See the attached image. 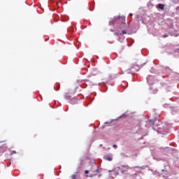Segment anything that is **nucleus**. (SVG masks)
<instances>
[{
  "label": "nucleus",
  "instance_id": "obj_21",
  "mask_svg": "<svg viewBox=\"0 0 179 179\" xmlns=\"http://www.w3.org/2000/svg\"><path fill=\"white\" fill-rule=\"evenodd\" d=\"M153 173V174H156V172H152Z\"/></svg>",
  "mask_w": 179,
  "mask_h": 179
},
{
  "label": "nucleus",
  "instance_id": "obj_8",
  "mask_svg": "<svg viewBox=\"0 0 179 179\" xmlns=\"http://www.w3.org/2000/svg\"><path fill=\"white\" fill-rule=\"evenodd\" d=\"M157 132H158L159 134H164V131H162V130H160V129H159L157 130Z\"/></svg>",
  "mask_w": 179,
  "mask_h": 179
},
{
  "label": "nucleus",
  "instance_id": "obj_11",
  "mask_svg": "<svg viewBox=\"0 0 179 179\" xmlns=\"http://www.w3.org/2000/svg\"><path fill=\"white\" fill-rule=\"evenodd\" d=\"M122 34H127V31H122Z\"/></svg>",
  "mask_w": 179,
  "mask_h": 179
},
{
  "label": "nucleus",
  "instance_id": "obj_6",
  "mask_svg": "<svg viewBox=\"0 0 179 179\" xmlns=\"http://www.w3.org/2000/svg\"><path fill=\"white\" fill-rule=\"evenodd\" d=\"M152 79H153V77L152 76H148L147 77V83L148 85H153V83H152Z\"/></svg>",
  "mask_w": 179,
  "mask_h": 179
},
{
  "label": "nucleus",
  "instance_id": "obj_16",
  "mask_svg": "<svg viewBox=\"0 0 179 179\" xmlns=\"http://www.w3.org/2000/svg\"><path fill=\"white\" fill-rule=\"evenodd\" d=\"M124 170H122V171H121V173H122V174H124Z\"/></svg>",
  "mask_w": 179,
  "mask_h": 179
},
{
  "label": "nucleus",
  "instance_id": "obj_1",
  "mask_svg": "<svg viewBox=\"0 0 179 179\" xmlns=\"http://www.w3.org/2000/svg\"><path fill=\"white\" fill-rule=\"evenodd\" d=\"M125 24V17H114L113 20L109 22L110 26H113V24Z\"/></svg>",
  "mask_w": 179,
  "mask_h": 179
},
{
  "label": "nucleus",
  "instance_id": "obj_14",
  "mask_svg": "<svg viewBox=\"0 0 179 179\" xmlns=\"http://www.w3.org/2000/svg\"><path fill=\"white\" fill-rule=\"evenodd\" d=\"M95 173H99V169H96L95 170Z\"/></svg>",
  "mask_w": 179,
  "mask_h": 179
},
{
  "label": "nucleus",
  "instance_id": "obj_10",
  "mask_svg": "<svg viewBox=\"0 0 179 179\" xmlns=\"http://www.w3.org/2000/svg\"><path fill=\"white\" fill-rule=\"evenodd\" d=\"M85 174H89V171L85 170Z\"/></svg>",
  "mask_w": 179,
  "mask_h": 179
},
{
  "label": "nucleus",
  "instance_id": "obj_13",
  "mask_svg": "<svg viewBox=\"0 0 179 179\" xmlns=\"http://www.w3.org/2000/svg\"><path fill=\"white\" fill-rule=\"evenodd\" d=\"M13 153H16V151H13L10 152V155H13Z\"/></svg>",
  "mask_w": 179,
  "mask_h": 179
},
{
  "label": "nucleus",
  "instance_id": "obj_9",
  "mask_svg": "<svg viewBox=\"0 0 179 179\" xmlns=\"http://www.w3.org/2000/svg\"><path fill=\"white\" fill-rule=\"evenodd\" d=\"M113 148H114V149H117V148H118V146L117 145L114 144L113 145Z\"/></svg>",
  "mask_w": 179,
  "mask_h": 179
},
{
  "label": "nucleus",
  "instance_id": "obj_12",
  "mask_svg": "<svg viewBox=\"0 0 179 179\" xmlns=\"http://www.w3.org/2000/svg\"><path fill=\"white\" fill-rule=\"evenodd\" d=\"M164 38H166V37H169V36L167 34H165L163 36Z\"/></svg>",
  "mask_w": 179,
  "mask_h": 179
},
{
  "label": "nucleus",
  "instance_id": "obj_24",
  "mask_svg": "<svg viewBox=\"0 0 179 179\" xmlns=\"http://www.w3.org/2000/svg\"><path fill=\"white\" fill-rule=\"evenodd\" d=\"M110 31H113V29H110Z\"/></svg>",
  "mask_w": 179,
  "mask_h": 179
},
{
  "label": "nucleus",
  "instance_id": "obj_4",
  "mask_svg": "<svg viewBox=\"0 0 179 179\" xmlns=\"http://www.w3.org/2000/svg\"><path fill=\"white\" fill-rule=\"evenodd\" d=\"M120 170H121V167L115 168L113 171H112V173H114V176H112L113 178L117 177L120 173Z\"/></svg>",
  "mask_w": 179,
  "mask_h": 179
},
{
  "label": "nucleus",
  "instance_id": "obj_17",
  "mask_svg": "<svg viewBox=\"0 0 179 179\" xmlns=\"http://www.w3.org/2000/svg\"><path fill=\"white\" fill-rule=\"evenodd\" d=\"M120 155L121 156H126L124 153H121Z\"/></svg>",
  "mask_w": 179,
  "mask_h": 179
},
{
  "label": "nucleus",
  "instance_id": "obj_7",
  "mask_svg": "<svg viewBox=\"0 0 179 179\" xmlns=\"http://www.w3.org/2000/svg\"><path fill=\"white\" fill-rule=\"evenodd\" d=\"M157 8L158 9H161V10H163V9H164V4H162V3H159L157 6Z\"/></svg>",
  "mask_w": 179,
  "mask_h": 179
},
{
  "label": "nucleus",
  "instance_id": "obj_15",
  "mask_svg": "<svg viewBox=\"0 0 179 179\" xmlns=\"http://www.w3.org/2000/svg\"><path fill=\"white\" fill-rule=\"evenodd\" d=\"M96 174H97V173H94V174H93V175H90V177L92 178L93 176H96Z\"/></svg>",
  "mask_w": 179,
  "mask_h": 179
},
{
  "label": "nucleus",
  "instance_id": "obj_5",
  "mask_svg": "<svg viewBox=\"0 0 179 179\" xmlns=\"http://www.w3.org/2000/svg\"><path fill=\"white\" fill-rule=\"evenodd\" d=\"M105 160H108V162H111L113 160L112 155H107L104 156Z\"/></svg>",
  "mask_w": 179,
  "mask_h": 179
},
{
  "label": "nucleus",
  "instance_id": "obj_20",
  "mask_svg": "<svg viewBox=\"0 0 179 179\" xmlns=\"http://www.w3.org/2000/svg\"><path fill=\"white\" fill-rule=\"evenodd\" d=\"M119 41H120V43H122V41H121V40H120V39H119Z\"/></svg>",
  "mask_w": 179,
  "mask_h": 179
},
{
  "label": "nucleus",
  "instance_id": "obj_22",
  "mask_svg": "<svg viewBox=\"0 0 179 179\" xmlns=\"http://www.w3.org/2000/svg\"><path fill=\"white\" fill-rule=\"evenodd\" d=\"M171 110H174V108H171Z\"/></svg>",
  "mask_w": 179,
  "mask_h": 179
},
{
  "label": "nucleus",
  "instance_id": "obj_2",
  "mask_svg": "<svg viewBox=\"0 0 179 179\" xmlns=\"http://www.w3.org/2000/svg\"><path fill=\"white\" fill-rule=\"evenodd\" d=\"M155 121H156V119H154V120H148L146 122L145 127H146L147 128H150V127H152V129H154L153 126L155 125Z\"/></svg>",
  "mask_w": 179,
  "mask_h": 179
},
{
  "label": "nucleus",
  "instance_id": "obj_19",
  "mask_svg": "<svg viewBox=\"0 0 179 179\" xmlns=\"http://www.w3.org/2000/svg\"><path fill=\"white\" fill-rule=\"evenodd\" d=\"M110 123H111V122H105V124H110Z\"/></svg>",
  "mask_w": 179,
  "mask_h": 179
},
{
  "label": "nucleus",
  "instance_id": "obj_25",
  "mask_svg": "<svg viewBox=\"0 0 179 179\" xmlns=\"http://www.w3.org/2000/svg\"><path fill=\"white\" fill-rule=\"evenodd\" d=\"M0 143H2V142H0Z\"/></svg>",
  "mask_w": 179,
  "mask_h": 179
},
{
  "label": "nucleus",
  "instance_id": "obj_3",
  "mask_svg": "<svg viewBox=\"0 0 179 179\" xmlns=\"http://www.w3.org/2000/svg\"><path fill=\"white\" fill-rule=\"evenodd\" d=\"M64 98L66 99V100H70L71 104H75L76 103V99H71V96H69V95H65Z\"/></svg>",
  "mask_w": 179,
  "mask_h": 179
},
{
  "label": "nucleus",
  "instance_id": "obj_23",
  "mask_svg": "<svg viewBox=\"0 0 179 179\" xmlns=\"http://www.w3.org/2000/svg\"><path fill=\"white\" fill-rule=\"evenodd\" d=\"M115 34H116L117 36H118V34H115Z\"/></svg>",
  "mask_w": 179,
  "mask_h": 179
},
{
  "label": "nucleus",
  "instance_id": "obj_18",
  "mask_svg": "<svg viewBox=\"0 0 179 179\" xmlns=\"http://www.w3.org/2000/svg\"><path fill=\"white\" fill-rule=\"evenodd\" d=\"M129 16H130V17H131L132 13H129Z\"/></svg>",
  "mask_w": 179,
  "mask_h": 179
},
{
  "label": "nucleus",
  "instance_id": "obj_26",
  "mask_svg": "<svg viewBox=\"0 0 179 179\" xmlns=\"http://www.w3.org/2000/svg\"><path fill=\"white\" fill-rule=\"evenodd\" d=\"M178 51H179V49L178 50Z\"/></svg>",
  "mask_w": 179,
  "mask_h": 179
}]
</instances>
